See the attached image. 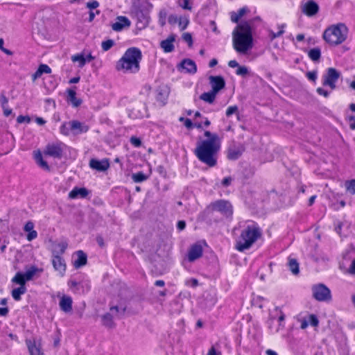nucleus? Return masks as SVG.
<instances>
[{
	"instance_id": "obj_1",
	"label": "nucleus",
	"mask_w": 355,
	"mask_h": 355,
	"mask_svg": "<svg viewBox=\"0 0 355 355\" xmlns=\"http://www.w3.org/2000/svg\"><path fill=\"white\" fill-rule=\"evenodd\" d=\"M204 136L206 139L197 141L194 154L200 162L210 168L214 167L220 150V139L217 134L208 130L205 131Z\"/></svg>"
},
{
	"instance_id": "obj_2",
	"label": "nucleus",
	"mask_w": 355,
	"mask_h": 355,
	"mask_svg": "<svg viewBox=\"0 0 355 355\" xmlns=\"http://www.w3.org/2000/svg\"><path fill=\"white\" fill-rule=\"evenodd\" d=\"M232 35L233 46L236 52L245 54L252 48L253 37L250 21L239 24L234 30Z\"/></svg>"
},
{
	"instance_id": "obj_3",
	"label": "nucleus",
	"mask_w": 355,
	"mask_h": 355,
	"mask_svg": "<svg viewBox=\"0 0 355 355\" xmlns=\"http://www.w3.org/2000/svg\"><path fill=\"white\" fill-rule=\"evenodd\" d=\"M141 58L142 54L139 49L137 47L129 48L117 62L116 69L118 71L137 73L139 70V63Z\"/></svg>"
},
{
	"instance_id": "obj_4",
	"label": "nucleus",
	"mask_w": 355,
	"mask_h": 355,
	"mask_svg": "<svg viewBox=\"0 0 355 355\" xmlns=\"http://www.w3.org/2000/svg\"><path fill=\"white\" fill-rule=\"evenodd\" d=\"M261 236V230L256 224L247 225L241 232L236 242V249L239 252L248 250Z\"/></svg>"
},
{
	"instance_id": "obj_5",
	"label": "nucleus",
	"mask_w": 355,
	"mask_h": 355,
	"mask_svg": "<svg viewBox=\"0 0 355 355\" xmlns=\"http://www.w3.org/2000/svg\"><path fill=\"white\" fill-rule=\"evenodd\" d=\"M348 33V28L343 23L331 25L323 33L322 37L326 42L332 46H337L344 42Z\"/></svg>"
},
{
	"instance_id": "obj_6",
	"label": "nucleus",
	"mask_w": 355,
	"mask_h": 355,
	"mask_svg": "<svg viewBox=\"0 0 355 355\" xmlns=\"http://www.w3.org/2000/svg\"><path fill=\"white\" fill-rule=\"evenodd\" d=\"M311 291L313 297L318 302H329L331 300V291L324 284L313 285Z\"/></svg>"
},
{
	"instance_id": "obj_7",
	"label": "nucleus",
	"mask_w": 355,
	"mask_h": 355,
	"mask_svg": "<svg viewBox=\"0 0 355 355\" xmlns=\"http://www.w3.org/2000/svg\"><path fill=\"white\" fill-rule=\"evenodd\" d=\"M209 208L212 211H218L225 217H230L233 214V207L230 202L225 200H218L211 202Z\"/></svg>"
},
{
	"instance_id": "obj_8",
	"label": "nucleus",
	"mask_w": 355,
	"mask_h": 355,
	"mask_svg": "<svg viewBox=\"0 0 355 355\" xmlns=\"http://www.w3.org/2000/svg\"><path fill=\"white\" fill-rule=\"evenodd\" d=\"M64 144L61 142L50 143L46 146L44 153L53 158L61 159L63 155Z\"/></svg>"
},
{
	"instance_id": "obj_9",
	"label": "nucleus",
	"mask_w": 355,
	"mask_h": 355,
	"mask_svg": "<svg viewBox=\"0 0 355 355\" xmlns=\"http://www.w3.org/2000/svg\"><path fill=\"white\" fill-rule=\"evenodd\" d=\"M301 12L306 16L311 17L315 16L320 10L319 5L313 0L302 1L300 3Z\"/></svg>"
},
{
	"instance_id": "obj_10",
	"label": "nucleus",
	"mask_w": 355,
	"mask_h": 355,
	"mask_svg": "<svg viewBox=\"0 0 355 355\" xmlns=\"http://www.w3.org/2000/svg\"><path fill=\"white\" fill-rule=\"evenodd\" d=\"M340 73L334 68H329L327 73L324 76L323 85H327L331 89L336 88V83L340 78Z\"/></svg>"
},
{
	"instance_id": "obj_11",
	"label": "nucleus",
	"mask_w": 355,
	"mask_h": 355,
	"mask_svg": "<svg viewBox=\"0 0 355 355\" xmlns=\"http://www.w3.org/2000/svg\"><path fill=\"white\" fill-rule=\"evenodd\" d=\"M131 25V21L125 16H118L115 21L112 24L111 26L113 31L119 32L124 28H129Z\"/></svg>"
},
{
	"instance_id": "obj_12",
	"label": "nucleus",
	"mask_w": 355,
	"mask_h": 355,
	"mask_svg": "<svg viewBox=\"0 0 355 355\" xmlns=\"http://www.w3.org/2000/svg\"><path fill=\"white\" fill-rule=\"evenodd\" d=\"M30 355H43L40 340L27 339L26 340Z\"/></svg>"
},
{
	"instance_id": "obj_13",
	"label": "nucleus",
	"mask_w": 355,
	"mask_h": 355,
	"mask_svg": "<svg viewBox=\"0 0 355 355\" xmlns=\"http://www.w3.org/2000/svg\"><path fill=\"white\" fill-rule=\"evenodd\" d=\"M244 151V148L241 145L232 144L227 150V157L230 160L238 159Z\"/></svg>"
},
{
	"instance_id": "obj_14",
	"label": "nucleus",
	"mask_w": 355,
	"mask_h": 355,
	"mask_svg": "<svg viewBox=\"0 0 355 355\" xmlns=\"http://www.w3.org/2000/svg\"><path fill=\"white\" fill-rule=\"evenodd\" d=\"M209 84L211 87V90L218 94L225 86V81L220 76H210L209 77Z\"/></svg>"
},
{
	"instance_id": "obj_15",
	"label": "nucleus",
	"mask_w": 355,
	"mask_h": 355,
	"mask_svg": "<svg viewBox=\"0 0 355 355\" xmlns=\"http://www.w3.org/2000/svg\"><path fill=\"white\" fill-rule=\"evenodd\" d=\"M179 70L182 69L185 73L194 74L197 71V66L195 62L191 59H184L178 66Z\"/></svg>"
},
{
	"instance_id": "obj_16",
	"label": "nucleus",
	"mask_w": 355,
	"mask_h": 355,
	"mask_svg": "<svg viewBox=\"0 0 355 355\" xmlns=\"http://www.w3.org/2000/svg\"><path fill=\"white\" fill-rule=\"evenodd\" d=\"M69 126L71 132L75 135L87 132L89 130V126L85 123L80 122L76 120L70 121Z\"/></svg>"
},
{
	"instance_id": "obj_17",
	"label": "nucleus",
	"mask_w": 355,
	"mask_h": 355,
	"mask_svg": "<svg viewBox=\"0 0 355 355\" xmlns=\"http://www.w3.org/2000/svg\"><path fill=\"white\" fill-rule=\"evenodd\" d=\"M89 165L91 168L98 171H105L110 167V163L107 159L102 160L91 159Z\"/></svg>"
},
{
	"instance_id": "obj_18",
	"label": "nucleus",
	"mask_w": 355,
	"mask_h": 355,
	"mask_svg": "<svg viewBox=\"0 0 355 355\" xmlns=\"http://www.w3.org/2000/svg\"><path fill=\"white\" fill-rule=\"evenodd\" d=\"M52 264L55 270L60 274H63L66 270V263L64 260L59 254H53Z\"/></svg>"
},
{
	"instance_id": "obj_19",
	"label": "nucleus",
	"mask_w": 355,
	"mask_h": 355,
	"mask_svg": "<svg viewBox=\"0 0 355 355\" xmlns=\"http://www.w3.org/2000/svg\"><path fill=\"white\" fill-rule=\"evenodd\" d=\"M202 255V248L200 245H193L188 252V260L191 262L194 261Z\"/></svg>"
},
{
	"instance_id": "obj_20",
	"label": "nucleus",
	"mask_w": 355,
	"mask_h": 355,
	"mask_svg": "<svg viewBox=\"0 0 355 355\" xmlns=\"http://www.w3.org/2000/svg\"><path fill=\"white\" fill-rule=\"evenodd\" d=\"M89 194V191L86 188L74 187L69 193V198L71 199L85 198Z\"/></svg>"
},
{
	"instance_id": "obj_21",
	"label": "nucleus",
	"mask_w": 355,
	"mask_h": 355,
	"mask_svg": "<svg viewBox=\"0 0 355 355\" xmlns=\"http://www.w3.org/2000/svg\"><path fill=\"white\" fill-rule=\"evenodd\" d=\"M72 298L70 296L63 295L60 300V309L65 312L69 313L72 310Z\"/></svg>"
},
{
	"instance_id": "obj_22",
	"label": "nucleus",
	"mask_w": 355,
	"mask_h": 355,
	"mask_svg": "<svg viewBox=\"0 0 355 355\" xmlns=\"http://www.w3.org/2000/svg\"><path fill=\"white\" fill-rule=\"evenodd\" d=\"M76 255V259L73 261V266L76 268H80L86 265L87 261V257L83 251H77Z\"/></svg>"
},
{
	"instance_id": "obj_23",
	"label": "nucleus",
	"mask_w": 355,
	"mask_h": 355,
	"mask_svg": "<svg viewBox=\"0 0 355 355\" xmlns=\"http://www.w3.org/2000/svg\"><path fill=\"white\" fill-rule=\"evenodd\" d=\"M174 41L175 36L171 35L166 40H162L161 42L160 46L165 53H171L174 50Z\"/></svg>"
},
{
	"instance_id": "obj_24",
	"label": "nucleus",
	"mask_w": 355,
	"mask_h": 355,
	"mask_svg": "<svg viewBox=\"0 0 355 355\" xmlns=\"http://www.w3.org/2000/svg\"><path fill=\"white\" fill-rule=\"evenodd\" d=\"M34 159L40 168L47 171H50V167L48 163L43 159L40 150L34 151Z\"/></svg>"
},
{
	"instance_id": "obj_25",
	"label": "nucleus",
	"mask_w": 355,
	"mask_h": 355,
	"mask_svg": "<svg viewBox=\"0 0 355 355\" xmlns=\"http://www.w3.org/2000/svg\"><path fill=\"white\" fill-rule=\"evenodd\" d=\"M67 101L71 103L73 107H78L82 103V101L76 97V92L74 89H67Z\"/></svg>"
},
{
	"instance_id": "obj_26",
	"label": "nucleus",
	"mask_w": 355,
	"mask_h": 355,
	"mask_svg": "<svg viewBox=\"0 0 355 355\" xmlns=\"http://www.w3.org/2000/svg\"><path fill=\"white\" fill-rule=\"evenodd\" d=\"M135 15L137 17L138 22L141 23L143 26H145L148 23V16L147 13L139 8H135Z\"/></svg>"
},
{
	"instance_id": "obj_27",
	"label": "nucleus",
	"mask_w": 355,
	"mask_h": 355,
	"mask_svg": "<svg viewBox=\"0 0 355 355\" xmlns=\"http://www.w3.org/2000/svg\"><path fill=\"white\" fill-rule=\"evenodd\" d=\"M288 266L289 270L291 271V272L293 275H297L299 274V272H300L299 263L295 259L289 257L288 258Z\"/></svg>"
},
{
	"instance_id": "obj_28",
	"label": "nucleus",
	"mask_w": 355,
	"mask_h": 355,
	"mask_svg": "<svg viewBox=\"0 0 355 355\" xmlns=\"http://www.w3.org/2000/svg\"><path fill=\"white\" fill-rule=\"evenodd\" d=\"M216 93L213 92L212 90L208 92H204L200 96V99L208 103L209 104H211L214 102L216 96Z\"/></svg>"
},
{
	"instance_id": "obj_29",
	"label": "nucleus",
	"mask_w": 355,
	"mask_h": 355,
	"mask_svg": "<svg viewBox=\"0 0 355 355\" xmlns=\"http://www.w3.org/2000/svg\"><path fill=\"white\" fill-rule=\"evenodd\" d=\"M309 58L313 62H318L321 58V50L320 48L316 47L310 49L308 51Z\"/></svg>"
},
{
	"instance_id": "obj_30",
	"label": "nucleus",
	"mask_w": 355,
	"mask_h": 355,
	"mask_svg": "<svg viewBox=\"0 0 355 355\" xmlns=\"http://www.w3.org/2000/svg\"><path fill=\"white\" fill-rule=\"evenodd\" d=\"M248 11L246 7L240 8L236 12L231 13V20L234 23H237L239 19Z\"/></svg>"
},
{
	"instance_id": "obj_31",
	"label": "nucleus",
	"mask_w": 355,
	"mask_h": 355,
	"mask_svg": "<svg viewBox=\"0 0 355 355\" xmlns=\"http://www.w3.org/2000/svg\"><path fill=\"white\" fill-rule=\"evenodd\" d=\"M286 26V24H282L278 25L279 31L277 33H275L272 30L269 31V38L271 41L274 40L277 37H279L284 33V28Z\"/></svg>"
},
{
	"instance_id": "obj_32",
	"label": "nucleus",
	"mask_w": 355,
	"mask_h": 355,
	"mask_svg": "<svg viewBox=\"0 0 355 355\" xmlns=\"http://www.w3.org/2000/svg\"><path fill=\"white\" fill-rule=\"evenodd\" d=\"M103 324L107 327L112 328L114 327L113 316L110 313H107L101 317Z\"/></svg>"
},
{
	"instance_id": "obj_33",
	"label": "nucleus",
	"mask_w": 355,
	"mask_h": 355,
	"mask_svg": "<svg viewBox=\"0 0 355 355\" xmlns=\"http://www.w3.org/2000/svg\"><path fill=\"white\" fill-rule=\"evenodd\" d=\"M180 121H184V125L187 129H191L194 127L200 129L202 126V123L201 122H196L193 123L191 119H185L184 117H180Z\"/></svg>"
},
{
	"instance_id": "obj_34",
	"label": "nucleus",
	"mask_w": 355,
	"mask_h": 355,
	"mask_svg": "<svg viewBox=\"0 0 355 355\" xmlns=\"http://www.w3.org/2000/svg\"><path fill=\"white\" fill-rule=\"evenodd\" d=\"M26 292V286H19L18 288H14L12 291V297L16 301H19L21 300V295L24 294Z\"/></svg>"
},
{
	"instance_id": "obj_35",
	"label": "nucleus",
	"mask_w": 355,
	"mask_h": 355,
	"mask_svg": "<svg viewBox=\"0 0 355 355\" xmlns=\"http://www.w3.org/2000/svg\"><path fill=\"white\" fill-rule=\"evenodd\" d=\"M12 282L19 284L20 286H26V282L27 281L25 279V276L24 273L18 272L16 273L15 277L12 279Z\"/></svg>"
},
{
	"instance_id": "obj_36",
	"label": "nucleus",
	"mask_w": 355,
	"mask_h": 355,
	"mask_svg": "<svg viewBox=\"0 0 355 355\" xmlns=\"http://www.w3.org/2000/svg\"><path fill=\"white\" fill-rule=\"evenodd\" d=\"M71 60L73 62H78V67L82 68L86 64V59H85V56L82 53H78L71 56Z\"/></svg>"
},
{
	"instance_id": "obj_37",
	"label": "nucleus",
	"mask_w": 355,
	"mask_h": 355,
	"mask_svg": "<svg viewBox=\"0 0 355 355\" xmlns=\"http://www.w3.org/2000/svg\"><path fill=\"white\" fill-rule=\"evenodd\" d=\"M67 248V243L65 242H62L55 245V249L53 251V254H62L64 252L65 250Z\"/></svg>"
},
{
	"instance_id": "obj_38",
	"label": "nucleus",
	"mask_w": 355,
	"mask_h": 355,
	"mask_svg": "<svg viewBox=\"0 0 355 355\" xmlns=\"http://www.w3.org/2000/svg\"><path fill=\"white\" fill-rule=\"evenodd\" d=\"M132 179L135 182H142L148 179V176L139 171L132 175Z\"/></svg>"
},
{
	"instance_id": "obj_39",
	"label": "nucleus",
	"mask_w": 355,
	"mask_h": 355,
	"mask_svg": "<svg viewBox=\"0 0 355 355\" xmlns=\"http://www.w3.org/2000/svg\"><path fill=\"white\" fill-rule=\"evenodd\" d=\"M345 187L347 191L351 194H355V180H351L345 182Z\"/></svg>"
},
{
	"instance_id": "obj_40",
	"label": "nucleus",
	"mask_w": 355,
	"mask_h": 355,
	"mask_svg": "<svg viewBox=\"0 0 355 355\" xmlns=\"http://www.w3.org/2000/svg\"><path fill=\"white\" fill-rule=\"evenodd\" d=\"M37 270L38 269L35 266H32L24 273L25 279H26L27 281L32 279Z\"/></svg>"
},
{
	"instance_id": "obj_41",
	"label": "nucleus",
	"mask_w": 355,
	"mask_h": 355,
	"mask_svg": "<svg viewBox=\"0 0 355 355\" xmlns=\"http://www.w3.org/2000/svg\"><path fill=\"white\" fill-rule=\"evenodd\" d=\"M114 45V42L113 40L109 39L105 41H103L101 43L102 49L104 51H107Z\"/></svg>"
},
{
	"instance_id": "obj_42",
	"label": "nucleus",
	"mask_w": 355,
	"mask_h": 355,
	"mask_svg": "<svg viewBox=\"0 0 355 355\" xmlns=\"http://www.w3.org/2000/svg\"><path fill=\"white\" fill-rule=\"evenodd\" d=\"M307 320L309 322V324L312 327H318L319 324V320L315 314L309 315Z\"/></svg>"
},
{
	"instance_id": "obj_43",
	"label": "nucleus",
	"mask_w": 355,
	"mask_h": 355,
	"mask_svg": "<svg viewBox=\"0 0 355 355\" xmlns=\"http://www.w3.org/2000/svg\"><path fill=\"white\" fill-rule=\"evenodd\" d=\"M110 311L112 313H115V315H117V314L123 315L126 311V307L125 306L122 309H120L118 306H112L110 308Z\"/></svg>"
},
{
	"instance_id": "obj_44",
	"label": "nucleus",
	"mask_w": 355,
	"mask_h": 355,
	"mask_svg": "<svg viewBox=\"0 0 355 355\" xmlns=\"http://www.w3.org/2000/svg\"><path fill=\"white\" fill-rule=\"evenodd\" d=\"M236 73L238 76H245L249 73L248 68L245 66H239L236 71Z\"/></svg>"
},
{
	"instance_id": "obj_45",
	"label": "nucleus",
	"mask_w": 355,
	"mask_h": 355,
	"mask_svg": "<svg viewBox=\"0 0 355 355\" xmlns=\"http://www.w3.org/2000/svg\"><path fill=\"white\" fill-rule=\"evenodd\" d=\"M130 142L133 146L136 148H139L142 144L141 140L135 136L130 137Z\"/></svg>"
},
{
	"instance_id": "obj_46",
	"label": "nucleus",
	"mask_w": 355,
	"mask_h": 355,
	"mask_svg": "<svg viewBox=\"0 0 355 355\" xmlns=\"http://www.w3.org/2000/svg\"><path fill=\"white\" fill-rule=\"evenodd\" d=\"M191 2L190 0H181L180 6L184 10H191L192 8Z\"/></svg>"
},
{
	"instance_id": "obj_47",
	"label": "nucleus",
	"mask_w": 355,
	"mask_h": 355,
	"mask_svg": "<svg viewBox=\"0 0 355 355\" xmlns=\"http://www.w3.org/2000/svg\"><path fill=\"white\" fill-rule=\"evenodd\" d=\"M38 70L40 71L41 73H51V69L45 64H41L39 65Z\"/></svg>"
},
{
	"instance_id": "obj_48",
	"label": "nucleus",
	"mask_w": 355,
	"mask_h": 355,
	"mask_svg": "<svg viewBox=\"0 0 355 355\" xmlns=\"http://www.w3.org/2000/svg\"><path fill=\"white\" fill-rule=\"evenodd\" d=\"M238 110L239 109H238V107L236 105L228 107L227 110H226V116L227 117H230L233 114L237 113L238 112Z\"/></svg>"
},
{
	"instance_id": "obj_49",
	"label": "nucleus",
	"mask_w": 355,
	"mask_h": 355,
	"mask_svg": "<svg viewBox=\"0 0 355 355\" xmlns=\"http://www.w3.org/2000/svg\"><path fill=\"white\" fill-rule=\"evenodd\" d=\"M0 104L1 107H5L8 104V98L6 97L4 92H1L0 93Z\"/></svg>"
},
{
	"instance_id": "obj_50",
	"label": "nucleus",
	"mask_w": 355,
	"mask_h": 355,
	"mask_svg": "<svg viewBox=\"0 0 355 355\" xmlns=\"http://www.w3.org/2000/svg\"><path fill=\"white\" fill-rule=\"evenodd\" d=\"M279 316L278 317V322H279V327H278V330L279 329H283L284 328V324L283 323L284 321L285 320V314L281 311L279 310Z\"/></svg>"
},
{
	"instance_id": "obj_51",
	"label": "nucleus",
	"mask_w": 355,
	"mask_h": 355,
	"mask_svg": "<svg viewBox=\"0 0 355 355\" xmlns=\"http://www.w3.org/2000/svg\"><path fill=\"white\" fill-rule=\"evenodd\" d=\"M70 128L69 126V122L63 123L60 127V132L64 135H68L70 132Z\"/></svg>"
},
{
	"instance_id": "obj_52",
	"label": "nucleus",
	"mask_w": 355,
	"mask_h": 355,
	"mask_svg": "<svg viewBox=\"0 0 355 355\" xmlns=\"http://www.w3.org/2000/svg\"><path fill=\"white\" fill-rule=\"evenodd\" d=\"M17 121L18 123H30L31 119L28 116H23L19 115L17 118Z\"/></svg>"
},
{
	"instance_id": "obj_53",
	"label": "nucleus",
	"mask_w": 355,
	"mask_h": 355,
	"mask_svg": "<svg viewBox=\"0 0 355 355\" xmlns=\"http://www.w3.org/2000/svg\"><path fill=\"white\" fill-rule=\"evenodd\" d=\"M183 40L188 43L189 46H191L193 44L192 36L189 33H185L182 35Z\"/></svg>"
},
{
	"instance_id": "obj_54",
	"label": "nucleus",
	"mask_w": 355,
	"mask_h": 355,
	"mask_svg": "<svg viewBox=\"0 0 355 355\" xmlns=\"http://www.w3.org/2000/svg\"><path fill=\"white\" fill-rule=\"evenodd\" d=\"M37 237V232L35 230H32L28 232L26 236V239L28 241H31Z\"/></svg>"
},
{
	"instance_id": "obj_55",
	"label": "nucleus",
	"mask_w": 355,
	"mask_h": 355,
	"mask_svg": "<svg viewBox=\"0 0 355 355\" xmlns=\"http://www.w3.org/2000/svg\"><path fill=\"white\" fill-rule=\"evenodd\" d=\"M33 229H34V223L31 220L28 221L24 227V232H29L33 230Z\"/></svg>"
},
{
	"instance_id": "obj_56",
	"label": "nucleus",
	"mask_w": 355,
	"mask_h": 355,
	"mask_svg": "<svg viewBox=\"0 0 355 355\" xmlns=\"http://www.w3.org/2000/svg\"><path fill=\"white\" fill-rule=\"evenodd\" d=\"M99 6V3L96 1H94L92 2H88L86 4V7L89 8L90 10H92L93 9H96Z\"/></svg>"
},
{
	"instance_id": "obj_57",
	"label": "nucleus",
	"mask_w": 355,
	"mask_h": 355,
	"mask_svg": "<svg viewBox=\"0 0 355 355\" xmlns=\"http://www.w3.org/2000/svg\"><path fill=\"white\" fill-rule=\"evenodd\" d=\"M232 182V178L230 176H229V177H225V178H223L221 184L223 187H227L231 184Z\"/></svg>"
},
{
	"instance_id": "obj_58",
	"label": "nucleus",
	"mask_w": 355,
	"mask_h": 355,
	"mask_svg": "<svg viewBox=\"0 0 355 355\" xmlns=\"http://www.w3.org/2000/svg\"><path fill=\"white\" fill-rule=\"evenodd\" d=\"M306 77L309 80L315 81L317 78V72L316 71H309L306 73Z\"/></svg>"
},
{
	"instance_id": "obj_59",
	"label": "nucleus",
	"mask_w": 355,
	"mask_h": 355,
	"mask_svg": "<svg viewBox=\"0 0 355 355\" xmlns=\"http://www.w3.org/2000/svg\"><path fill=\"white\" fill-rule=\"evenodd\" d=\"M99 13L100 10H96L95 12L93 10H90L89 12L88 21L92 22L94 19L96 15H98Z\"/></svg>"
},
{
	"instance_id": "obj_60",
	"label": "nucleus",
	"mask_w": 355,
	"mask_h": 355,
	"mask_svg": "<svg viewBox=\"0 0 355 355\" xmlns=\"http://www.w3.org/2000/svg\"><path fill=\"white\" fill-rule=\"evenodd\" d=\"M186 227V222L184 220H179L177 223V229L178 231H182Z\"/></svg>"
},
{
	"instance_id": "obj_61",
	"label": "nucleus",
	"mask_w": 355,
	"mask_h": 355,
	"mask_svg": "<svg viewBox=\"0 0 355 355\" xmlns=\"http://www.w3.org/2000/svg\"><path fill=\"white\" fill-rule=\"evenodd\" d=\"M317 92L320 94V95H322L324 96V97L327 98L329 96V92L321 87H318L317 89Z\"/></svg>"
},
{
	"instance_id": "obj_62",
	"label": "nucleus",
	"mask_w": 355,
	"mask_h": 355,
	"mask_svg": "<svg viewBox=\"0 0 355 355\" xmlns=\"http://www.w3.org/2000/svg\"><path fill=\"white\" fill-rule=\"evenodd\" d=\"M348 272L351 275H355V259L352 261L351 265L348 268Z\"/></svg>"
},
{
	"instance_id": "obj_63",
	"label": "nucleus",
	"mask_w": 355,
	"mask_h": 355,
	"mask_svg": "<svg viewBox=\"0 0 355 355\" xmlns=\"http://www.w3.org/2000/svg\"><path fill=\"white\" fill-rule=\"evenodd\" d=\"M207 355H222L221 352L216 351L215 347L212 346L208 351Z\"/></svg>"
},
{
	"instance_id": "obj_64",
	"label": "nucleus",
	"mask_w": 355,
	"mask_h": 355,
	"mask_svg": "<svg viewBox=\"0 0 355 355\" xmlns=\"http://www.w3.org/2000/svg\"><path fill=\"white\" fill-rule=\"evenodd\" d=\"M2 109H3V114L6 116H10L12 114V109L9 108L8 105H6L5 107H2Z\"/></svg>"
}]
</instances>
